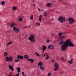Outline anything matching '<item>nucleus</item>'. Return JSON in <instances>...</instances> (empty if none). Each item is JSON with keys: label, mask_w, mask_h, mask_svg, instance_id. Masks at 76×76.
<instances>
[{"label": "nucleus", "mask_w": 76, "mask_h": 76, "mask_svg": "<svg viewBox=\"0 0 76 76\" xmlns=\"http://www.w3.org/2000/svg\"><path fill=\"white\" fill-rule=\"evenodd\" d=\"M60 73L61 75H63V72H60Z\"/></svg>", "instance_id": "nucleus-38"}, {"label": "nucleus", "mask_w": 76, "mask_h": 76, "mask_svg": "<svg viewBox=\"0 0 76 76\" xmlns=\"http://www.w3.org/2000/svg\"><path fill=\"white\" fill-rule=\"evenodd\" d=\"M54 48V47L53 45V44L50 45L48 46V48L49 49H50H50H51V50H53Z\"/></svg>", "instance_id": "nucleus-8"}, {"label": "nucleus", "mask_w": 76, "mask_h": 76, "mask_svg": "<svg viewBox=\"0 0 76 76\" xmlns=\"http://www.w3.org/2000/svg\"><path fill=\"white\" fill-rule=\"evenodd\" d=\"M46 41H47V43H49V42H50V40L48 39H47Z\"/></svg>", "instance_id": "nucleus-36"}, {"label": "nucleus", "mask_w": 76, "mask_h": 76, "mask_svg": "<svg viewBox=\"0 0 76 76\" xmlns=\"http://www.w3.org/2000/svg\"><path fill=\"white\" fill-rule=\"evenodd\" d=\"M28 61H31L30 62L31 63H33V62H34V59H29L28 58Z\"/></svg>", "instance_id": "nucleus-17"}, {"label": "nucleus", "mask_w": 76, "mask_h": 76, "mask_svg": "<svg viewBox=\"0 0 76 76\" xmlns=\"http://www.w3.org/2000/svg\"><path fill=\"white\" fill-rule=\"evenodd\" d=\"M49 58V56L48 55H47V57L46 58V60H48Z\"/></svg>", "instance_id": "nucleus-31"}, {"label": "nucleus", "mask_w": 76, "mask_h": 76, "mask_svg": "<svg viewBox=\"0 0 76 76\" xmlns=\"http://www.w3.org/2000/svg\"><path fill=\"white\" fill-rule=\"evenodd\" d=\"M17 70V72L18 73H19L20 72V67L16 68Z\"/></svg>", "instance_id": "nucleus-16"}, {"label": "nucleus", "mask_w": 76, "mask_h": 76, "mask_svg": "<svg viewBox=\"0 0 76 76\" xmlns=\"http://www.w3.org/2000/svg\"><path fill=\"white\" fill-rule=\"evenodd\" d=\"M4 56V57H6V55H5L4 54H3Z\"/></svg>", "instance_id": "nucleus-46"}, {"label": "nucleus", "mask_w": 76, "mask_h": 76, "mask_svg": "<svg viewBox=\"0 0 76 76\" xmlns=\"http://www.w3.org/2000/svg\"><path fill=\"white\" fill-rule=\"evenodd\" d=\"M19 38H20V36H19Z\"/></svg>", "instance_id": "nucleus-62"}, {"label": "nucleus", "mask_w": 76, "mask_h": 76, "mask_svg": "<svg viewBox=\"0 0 76 76\" xmlns=\"http://www.w3.org/2000/svg\"><path fill=\"white\" fill-rule=\"evenodd\" d=\"M53 18H52V20H53Z\"/></svg>", "instance_id": "nucleus-63"}, {"label": "nucleus", "mask_w": 76, "mask_h": 76, "mask_svg": "<svg viewBox=\"0 0 76 76\" xmlns=\"http://www.w3.org/2000/svg\"><path fill=\"white\" fill-rule=\"evenodd\" d=\"M38 10L39 11H41V10H40V9L39 8H38Z\"/></svg>", "instance_id": "nucleus-44"}, {"label": "nucleus", "mask_w": 76, "mask_h": 76, "mask_svg": "<svg viewBox=\"0 0 76 76\" xmlns=\"http://www.w3.org/2000/svg\"><path fill=\"white\" fill-rule=\"evenodd\" d=\"M10 25L11 28H12V27H13V26H16V24L14 23H11L10 24Z\"/></svg>", "instance_id": "nucleus-11"}, {"label": "nucleus", "mask_w": 76, "mask_h": 76, "mask_svg": "<svg viewBox=\"0 0 76 76\" xmlns=\"http://www.w3.org/2000/svg\"><path fill=\"white\" fill-rule=\"evenodd\" d=\"M55 68L54 69V71H57L58 69L59 65L57 63H55L54 64Z\"/></svg>", "instance_id": "nucleus-5"}, {"label": "nucleus", "mask_w": 76, "mask_h": 76, "mask_svg": "<svg viewBox=\"0 0 76 76\" xmlns=\"http://www.w3.org/2000/svg\"><path fill=\"white\" fill-rule=\"evenodd\" d=\"M35 4H34V7H35Z\"/></svg>", "instance_id": "nucleus-43"}, {"label": "nucleus", "mask_w": 76, "mask_h": 76, "mask_svg": "<svg viewBox=\"0 0 76 76\" xmlns=\"http://www.w3.org/2000/svg\"><path fill=\"white\" fill-rule=\"evenodd\" d=\"M57 41H60V40L58 39V40H57Z\"/></svg>", "instance_id": "nucleus-52"}, {"label": "nucleus", "mask_w": 76, "mask_h": 76, "mask_svg": "<svg viewBox=\"0 0 76 76\" xmlns=\"http://www.w3.org/2000/svg\"><path fill=\"white\" fill-rule=\"evenodd\" d=\"M64 37H65L64 36H63L62 37H59L60 38V39H62V38H64Z\"/></svg>", "instance_id": "nucleus-34"}, {"label": "nucleus", "mask_w": 76, "mask_h": 76, "mask_svg": "<svg viewBox=\"0 0 76 76\" xmlns=\"http://www.w3.org/2000/svg\"><path fill=\"white\" fill-rule=\"evenodd\" d=\"M33 2H34V0H33Z\"/></svg>", "instance_id": "nucleus-59"}, {"label": "nucleus", "mask_w": 76, "mask_h": 76, "mask_svg": "<svg viewBox=\"0 0 76 76\" xmlns=\"http://www.w3.org/2000/svg\"><path fill=\"white\" fill-rule=\"evenodd\" d=\"M52 63H53V62H54V60L53 59L52 60Z\"/></svg>", "instance_id": "nucleus-40"}, {"label": "nucleus", "mask_w": 76, "mask_h": 76, "mask_svg": "<svg viewBox=\"0 0 76 76\" xmlns=\"http://www.w3.org/2000/svg\"><path fill=\"white\" fill-rule=\"evenodd\" d=\"M24 58H26V59H27L28 60V58H29V56L28 55H24Z\"/></svg>", "instance_id": "nucleus-14"}, {"label": "nucleus", "mask_w": 76, "mask_h": 76, "mask_svg": "<svg viewBox=\"0 0 76 76\" xmlns=\"http://www.w3.org/2000/svg\"><path fill=\"white\" fill-rule=\"evenodd\" d=\"M18 61H20V59H18Z\"/></svg>", "instance_id": "nucleus-48"}, {"label": "nucleus", "mask_w": 76, "mask_h": 76, "mask_svg": "<svg viewBox=\"0 0 76 76\" xmlns=\"http://www.w3.org/2000/svg\"><path fill=\"white\" fill-rule=\"evenodd\" d=\"M47 49V47L46 46H43L42 48V50H45Z\"/></svg>", "instance_id": "nucleus-23"}, {"label": "nucleus", "mask_w": 76, "mask_h": 76, "mask_svg": "<svg viewBox=\"0 0 76 76\" xmlns=\"http://www.w3.org/2000/svg\"><path fill=\"white\" fill-rule=\"evenodd\" d=\"M46 55L47 56H48V55H47V54L46 53Z\"/></svg>", "instance_id": "nucleus-53"}, {"label": "nucleus", "mask_w": 76, "mask_h": 76, "mask_svg": "<svg viewBox=\"0 0 76 76\" xmlns=\"http://www.w3.org/2000/svg\"><path fill=\"white\" fill-rule=\"evenodd\" d=\"M40 11H42V10H41Z\"/></svg>", "instance_id": "nucleus-61"}, {"label": "nucleus", "mask_w": 76, "mask_h": 76, "mask_svg": "<svg viewBox=\"0 0 76 76\" xmlns=\"http://www.w3.org/2000/svg\"><path fill=\"white\" fill-rule=\"evenodd\" d=\"M61 60H62L63 61H67V60H66V59L64 58H63V57H61Z\"/></svg>", "instance_id": "nucleus-18"}, {"label": "nucleus", "mask_w": 76, "mask_h": 76, "mask_svg": "<svg viewBox=\"0 0 76 76\" xmlns=\"http://www.w3.org/2000/svg\"><path fill=\"white\" fill-rule=\"evenodd\" d=\"M12 9H13V10H16V7H14L12 8Z\"/></svg>", "instance_id": "nucleus-27"}, {"label": "nucleus", "mask_w": 76, "mask_h": 76, "mask_svg": "<svg viewBox=\"0 0 76 76\" xmlns=\"http://www.w3.org/2000/svg\"><path fill=\"white\" fill-rule=\"evenodd\" d=\"M43 50V53H44V51H45V50Z\"/></svg>", "instance_id": "nucleus-45"}, {"label": "nucleus", "mask_w": 76, "mask_h": 76, "mask_svg": "<svg viewBox=\"0 0 76 76\" xmlns=\"http://www.w3.org/2000/svg\"><path fill=\"white\" fill-rule=\"evenodd\" d=\"M15 63H16V62H18V61H17V60H15Z\"/></svg>", "instance_id": "nucleus-41"}, {"label": "nucleus", "mask_w": 76, "mask_h": 76, "mask_svg": "<svg viewBox=\"0 0 76 76\" xmlns=\"http://www.w3.org/2000/svg\"><path fill=\"white\" fill-rule=\"evenodd\" d=\"M27 37V35H26L25 36V37Z\"/></svg>", "instance_id": "nucleus-56"}, {"label": "nucleus", "mask_w": 76, "mask_h": 76, "mask_svg": "<svg viewBox=\"0 0 76 76\" xmlns=\"http://www.w3.org/2000/svg\"><path fill=\"white\" fill-rule=\"evenodd\" d=\"M9 36L10 37V35H9Z\"/></svg>", "instance_id": "nucleus-60"}, {"label": "nucleus", "mask_w": 76, "mask_h": 76, "mask_svg": "<svg viewBox=\"0 0 76 76\" xmlns=\"http://www.w3.org/2000/svg\"><path fill=\"white\" fill-rule=\"evenodd\" d=\"M39 68L40 69H42V70H44V67L42 66V65L40 66Z\"/></svg>", "instance_id": "nucleus-19"}, {"label": "nucleus", "mask_w": 76, "mask_h": 76, "mask_svg": "<svg viewBox=\"0 0 76 76\" xmlns=\"http://www.w3.org/2000/svg\"><path fill=\"white\" fill-rule=\"evenodd\" d=\"M19 73H18L16 74V75L15 76H19Z\"/></svg>", "instance_id": "nucleus-39"}, {"label": "nucleus", "mask_w": 76, "mask_h": 76, "mask_svg": "<svg viewBox=\"0 0 76 76\" xmlns=\"http://www.w3.org/2000/svg\"><path fill=\"white\" fill-rule=\"evenodd\" d=\"M9 69H10L12 72H13L14 71V69H13V66H12L9 65Z\"/></svg>", "instance_id": "nucleus-12"}, {"label": "nucleus", "mask_w": 76, "mask_h": 76, "mask_svg": "<svg viewBox=\"0 0 76 76\" xmlns=\"http://www.w3.org/2000/svg\"><path fill=\"white\" fill-rule=\"evenodd\" d=\"M60 39L61 41L59 42V44L61 45L64 44V43H65V41H64V40H63L61 39Z\"/></svg>", "instance_id": "nucleus-9"}, {"label": "nucleus", "mask_w": 76, "mask_h": 76, "mask_svg": "<svg viewBox=\"0 0 76 76\" xmlns=\"http://www.w3.org/2000/svg\"><path fill=\"white\" fill-rule=\"evenodd\" d=\"M40 65H41V66H42V65H43V64L42 63V62L41 61L39 62L38 64V66H39Z\"/></svg>", "instance_id": "nucleus-15"}, {"label": "nucleus", "mask_w": 76, "mask_h": 76, "mask_svg": "<svg viewBox=\"0 0 76 76\" xmlns=\"http://www.w3.org/2000/svg\"><path fill=\"white\" fill-rule=\"evenodd\" d=\"M13 30L15 32H17V33H18V32H19V29L18 28L15 27H13Z\"/></svg>", "instance_id": "nucleus-7"}, {"label": "nucleus", "mask_w": 76, "mask_h": 76, "mask_svg": "<svg viewBox=\"0 0 76 76\" xmlns=\"http://www.w3.org/2000/svg\"><path fill=\"white\" fill-rule=\"evenodd\" d=\"M27 28V26H25V27H24L23 28Z\"/></svg>", "instance_id": "nucleus-42"}, {"label": "nucleus", "mask_w": 76, "mask_h": 76, "mask_svg": "<svg viewBox=\"0 0 76 76\" xmlns=\"http://www.w3.org/2000/svg\"><path fill=\"white\" fill-rule=\"evenodd\" d=\"M12 72H10V75H11V74H12Z\"/></svg>", "instance_id": "nucleus-50"}, {"label": "nucleus", "mask_w": 76, "mask_h": 76, "mask_svg": "<svg viewBox=\"0 0 76 76\" xmlns=\"http://www.w3.org/2000/svg\"><path fill=\"white\" fill-rule=\"evenodd\" d=\"M73 59H71V61H73Z\"/></svg>", "instance_id": "nucleus-54"}, {"label": "nucleus", "mask_w": 76, "mask_h": 76, "mask_svg": "<svg viewBox=\"0 0 76 76\" xmlns=\"http://www.w3.org/2000/svg\"><path fill=\"white\" fill-rule=\"evenodd\" d=\"M68 62L69 63V64H73V62L71 61H68Z\"/></svg>", "instance_id": "nucleus-25"}, {"label": "nucleus", "mask_w": 76, "mask_h": 76, "mask_svg": "<svg viewBox=\"0 0 76 76\" xmlns=\"http://www.w3.org/2000/svg\"><path fill=\"white\" fill-rule=\"evenodd\" d=\"M43 47H44V46H45L44 45H43Z\"/></svg>", "instance_id": "nucleus-58"}, {"label": "nucleus", "mask_w": 76, "mask_h": 76, "mask_svg": "<svg viewBox=\"0 0 76 76\" xmlns=\"http://www.w3.org/2000/svg\"><path fill=\"white\" fill-rule=\"evenodd\" d=\"M17 58H18V59L20 58V60H23V56H22L18 55L17 56Z\"/></svg>", "instance_id": "nucleus-10"}, {"label": "nucleus", "mask_w": 76, "mask_h": 76, "mask_svg": "<svg viewBox=\"0 0 76 76\" xmlns=\"http://www.w3.org/2000/svg\"><path fill=\"white\" fill-rule=\"evenodd\" d=\"M44 56H45V54H44Z\"/></svg>", "instance_id": "nucleus-55"}, {"label": "nucleus", "mask_w": 76, "mask_h": 76, "mask_svg": "<svg viewBox=\"0 0 76 76\" xmlns=\"http://www.w3.org/2000/svg\"><path fill=\"white\" fill-rule=\"evenodd\" d=\"M4 54H5L6 56H7L8 55V53H7L6 52H4Z\"/></svg>", "instance_id": "nucleus-35"}, {"label": "nucleus", "mask_w": 76, "mask_h": 76, "mask_svg": "<svg viewBox=\"0 0 76 76\" xmlns=\"http://www.w3.org/2000/svg\"><path fill=\"white\" fill-rule=\"evenodd\" d=\"M30 19L31 20L32 19H33V15H31L30 17Z\"/></svg>", "instance_id": "nucleus-28"}, {"label": "nucleus", "mask_w": 76, "mask_h": 76, "mask_svg": "<svg viewBox=\"0 0 76 76\" xmlns=\"http://www.w3.org/2000/svg\"><path fill=\"white\" fill-rule=\"evenodd\" d=\"M64 17H60V18L58 19V20L61 23H63L64 22L66 21L65 18H64Z\"/></svg>", "instance_id": "nucleus-3"}, {"label": "nucleus", "mask_w": 76, "mask_h": 76, "mask_svg": "<svg viewBox=\"0 0 76 76\" xmlns=\"http://www.w3.org/2000/svg\"><path fill=\"white\" fill-rule=\"evenodd\" d=\"M74 71H76V68L74 69Z\"/></svg>", "instance_id": "nucleus-49"}, {"label": "nucleus", "mask_w": 76, "mask_h": 76, "mask_svg": "<svg viewBox=\"0 0 76 76\" xmlns=\"http://www.w3.org/2000/svg\"><path fill=\"white\" fill-rule=\"evenodd\" d=\"M18 19L20 21H22V20H23V19H22V18L21 17H20L18 18Z\"/></svg>", "instance_id": "nucleus-26"}, {"label": "nucleus", "mask_w": 76, "mask_h": 76, "mask_svg": "<svg viewBox=\"0 0 76 76\" xmlns=\"http://www.w3.org/2000/svg\"><path fill=\"white\" fill-rule=\"evenodd\" d=\"M12 44V42L11 41L10 42L7 43V45H11V44Z\"/></svg>", "instance_id": "nucleus-24"}, {"label": "nucleus", "mask_w": 76, "mask_h": 76, "mask_svg": "<svg viewBox=\"0 0 76 76\" xmlns=\"http://www.w3.org/2000/svg\"><path fill=\"white\" fill-rule=\"evenodd\" d=\"M22 74L24 76H26V75H25V73H24V72H22Z\"/></svg>", "instance_id": "nucleus-33"}, {"label": "nucleus", "mask_w": 76, "mask_h": 76, "mask_svg": "<svg viewBox=\"0 0 76 76\" xmlns=\"http://www.w3.org/2000/svg\"><path fill=\"white\" fill-rule=\"evenodd\" d=\"M68 21L69 22V23L70 24H73L74 22V20L72 18H69L68 19Z\"/></svg>", "instance_id": "nucleus-6"}, {"label": "nucleus", "mask_w": 76, "mask_h": 76, "mask_svg": "<svg viewBox=\"0 0 76 76\" xmlns=\"http://www.w3.org/2000/svg\"><path fill=\"white\" fill-rule=\"evenodd\" d=\"M28 39L30 40L32 42H35V36H34V35L33 34L30 36L29 37Z\"/></svg>", "instance_id": "nucleus-2"}, {"label": "nucleus", "mask_w": 76, "mask_h": 76, "mask_svg": "<svg viewBox=\"0 0 76 76\" xmlns=\"http://www.w3.org/2000/svg\"><path fill=\"white\" fill-rule=\"evenodd\" d=\"M52 5V4H51L50 3H48L46 5L47 7H50Z\"/></svg>", "instance_id": "nucleus-13"}, {"label": "nucleus", "mask_w": 76, "mask_h": 76, "mask_svg": "<svg viewBox=\"0 0 76 76\" xmlns=\"http://www.w3.org/2000/svg\"><path fill=\"white\" fill-rule=\"evenodd\" d=\"M52 36H53V35H54V34H53V33L52 34Z\"/></svg>", "instance_id": "nucleus-47"}, {"label": "nucleus", "mask_w": 76, "mask_h": 76, "mask_svg": "<svg viewBox=\"0 0 76 76\" xmlns=\"http://www.w3.org/2000/svg\"><path fill=\"white\" fill-rule=\"evenodd\" d=\"M1 4L2 5H4L5 4V2L3 1L1 2Z\"/></svg>", "instance_id": "nucleus-22"}, {"label": "nucleus", "mask_w": 76, "mask_h": 76, "mask_svg": "<svg viewBox=\"0 0 76 76\" xmlns=\"http://www.w3.org/2000/svg\"><path fill=\"white\" fill-rule=\"evenodd\" d=\"M42 16L41 15L39 16V21H41V19L42 18Z\"/></svg>", "instance_id": "nucleus-21"}, {"label": "nucleus", "mask_w": 76, "mask_h": 76, "mask_svg": "<svg viewBox=\"0 0 76 76\" xmlns=\"http://www.w3.org/2000/svg\"><path fill=\"white\" fill-rule=\"evenodd\" d=\"M62 33L60 32L58 33V35L59 36H61L62 35Z\"/></svg>", "instance_id": "nucleus-29"}, {"label": "nucleus", "mask_w": 76, "mask_h": 76, "mask_svg": "<svg viewBox=\"0 0 76 76\" xmlns=\"http://www.w3.org/2000/svg\"><path fill=\"white\" fill-rule=\"evenodd\" d=\"M35 25H41V24L39 23H36Z\"/></svg>", "instance_id": "nucleus-37"}, {"label": "nucleus", "mask_w": 76, "mask_h": 76, "mask_svg": "<svg viewBox=\"0 0 76 76\" xmlns=\"http://www.w3.org/2000/svg\"><path fill=\"white\" fill-rule=\"evenodd\" d=\"M6 60L7 61H9L11 62L12 61H13V57L12 56H10L9 57H8L7 56L6 58Z\"/></svg>", "instance_id": "nucleus-4"}, {"label": "nucleus", "mask_w": 76, "mask_h": 76, "mask_svg": "<svg viewBox=\"0 0 76 76\" xmlns=\"http://www.w3.org/2000/svg\"><path fill=\"white\" fill-rule=\"evenodd\" d=\"M75 47V45L73 44L72 43V42L69 39H67L64 43V44L61 47V50L62 51H64L67 50L68 47Z\"/></svg>", "instance_id": "nucleus-1"}, {"label": "nucleus", "mask_w": 76, "mask_h": 76, "mask_svg": "<svg viewBox=\"0 0 76 76\" xmlns=\"http://www.w3.org/2000/svg\"><path fill=\"white\" fill-rule=\"evenodd\" d=\"M63 4H66V3H64Z\"/></svg>", "instance_id": "nucleus-51"}, {"label": "nucleus", "mask_w": 76, "mask_h": 76, "mask_svg": "<svg viewBox=\"0 0 76 76\" xmlns=\"http://www.w3.org/2000/svg\"><path fill=\"white\" fill-rule=\"evenodd\" d=\"M75 35H76V33H75Z\"/></svg>", "instance_id": "nucleus-64"}, {"label": "nucleus", "mask_w": 76, "mask_h": 76, "mask_svg": "<svg viewBox=\"0 0 76 76\" xmlns=\"http://www.w3.org/2000/svg\"><path fill=\"white\" fill-rule=\"evenodd\" d=\"M51 72H49L48 74V76H51Z\"/></svg>", "instance_id": "nucleus-30"}, {"label": "nucleus", "mask_w": 76, "mask_h": 76, "mask_svg": "<svg viewBox=\"0 0 76 76\" xmlns=\"http://www.w3.org/2000/svg\"><path fill=\"white\" fill-rule=\"evenodd\" d=\"M47 12H45L44 14V16H47Z\"/></svg>", "instance_id": "nucleus-32"}, {"label": "nucleus", "mask_w": 76, "mask_h": 76, "mask_svg": "<svg viewBox=\"0 0 76 76\" xmlns=\"http://www.w3.org/2000/svg\"><path fill=\"white\" fill-rule=\"evenodd\" d=\"M67 26L68 27H69V26L67 25Z\"/></svg>", "instance_id": "nucleus-57"}, {"label": "nucleus", "mask_w": 76, "mask_h": 76, "mask_svg": "<svg viewBox=\"0 0 76 76\" xmlns=\"http://www.w3.org/2000/svg\"><path fill=\"white\" fill-rule=\"evenodd\" d=\"M35 54L37 56V57H40V55H39V54L37 53V52H35Z\"/></svg>", "instance_id": "nucleus-20"}]
</instances>
